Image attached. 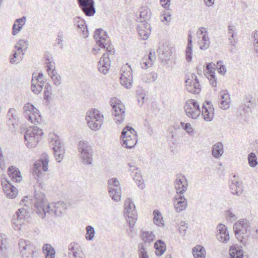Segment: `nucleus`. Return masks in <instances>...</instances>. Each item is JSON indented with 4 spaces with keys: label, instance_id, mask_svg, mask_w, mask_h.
Listing matches in <instances>:
<instances>
[{
    "label": "nucleus",
    "instance_id": "f257e3e1",
    "mask_svg": "<svg viewBox=\"0 0 258 258\" xmlns=\"http://www.w3.org/2000/svg\"><path fill=\"white\" fill-rule=\"evenodd\" d=\"M34 200V211L42 218L45 217L47 213H54L55 216H60L68 208L67 204L62 201L46 205L45 195L42 192L35 191Z\"/></svg>",
    "mask_w": 258,
    "mask_h": 258
},
{
    "label": "nucleus",
    "instance_id": "f03ea898",
    "mask_svg": "<svg viewBox=\"0 0 258 258\" xmlns=\"http://www.w3.org/2000/svg\"><path fill=\"white\" fill-rule=\"evenodd\" d=\"M249 223L246 219L239 220L233 226V230L237 239L244 245L248 244Z\"/></svg>",
    "mask_w": 258,
    "mask_h": 258
},
{
    "label": "nucleus",
    "instance_id": "7ed1b4c3",
    "mask_svg": "<svg viewBox=\"0 0 258 258\" xmlns=\"http://www.w3.org/2000/svg\"><path fill=\"white\" fill-rule=\"evenodd\" d=\"M103 118V115L96 109L91 110L88 112L86 115L88 126L93 131L98 130L101 127Z\"/></svg>",
    "mask_w": 258,
    "mask_h": 258
},
{
    "label": "nucleus",
    "instance_id": "20e7f679",
    "mask_svg": "<svg viewBox=\"0 0 258 258\" xmlns=\"http://www.w3.org/2000/svg\"><path fill=\"white\" fill-rule=\"evenodd\" d=\"M43 135L42 130L37 126L28 129L25 134L24 138L26 141V145L29 148H33L36 146L39 140Z\"/></svg>",
    "mask_w": 258,
    "mask_h": 258
},
{
    "label": "nucleus",
    "instance_id": "39448f33",
    "mask_svg": "<svg viewBox=\"0 0 258 258\" xmlns=\"http://www.w3.org/2000/svg\"><path fill=\"white\" fill-rule=\"evenodd\" d=\"M78 148L82 163L85 165H92L93 151L89 144L87 142L81 141L78 144Z\"/></svg>",
    "mask_w": 258,
    "mask_h": 258
},
{
    "label": "nucleus",
    "instance_id": "423d86ee",
    "mask_svg": "<svg viewBox=\"0 0 258 258\" xmlns=\"http://www.w3.org/2000/svg\"><path fill=\"white\" fill-rule=\"evenodd\" d=\"M18 244L20 254L23 258H34L36 256L38 252L30 241L21 239Z\"/></svg>",
    "mask_w": 258,
    "mask_h": 258
},
{
    "label": "nucleus",
    "instance_id": "0eeeda50",
    "mask_svg": "<svg viewBox=\"0 0 258 258\" xmlns=\"http://www.w3.org/2000/svg\"><path fill=\"white\" fill-rule=\"evenodd\" d=\"M112 108V114L116 122L121 123L125 117V107L121 101L116 98H112L110 101Z\"/></svg>",
    "mask_w": 258,
    "mask_h": 258
},
{
    "label": "nucleus",
    "instance_id": "6e6552de",
    "mask_svg": "<svg viewBox=\"0 0 258 258\" xmlns=\"http://www.w3.org/2000/svg\"><path fill=\"white\" fill-rule=\"evenodd\" d=\"M124 215L127 217L126 219L129 226L133 229L137 219V211L135 206L131 199H127L124 203Z\"/></svg>",
    "mask_w": 258,
    "mask_h": 258
},
{
    "label": "nucleus",
    "instance_id": "1a4fd4ad",
    "mask_svg": "<svg viewBox=\"0 0 258 258\" xmlns=\"http://www.w3.org/2000/svg\"><path fill=\"white\" fill-rule=\"evenodd\" d=\"M108 190L111 199L118 202L121 199V190L119 180L116 178H111L108 180Z\"/></svg>",
    "mask_w": 258,
    "mask_h": 258
},
{
    "label": "nucleus",
    "instance_id": "9d476101",
    "mask_svg": "<svg viewBox=\"0 0 258 258\" xmlns=\"http://www.w3.org/2000/svg\"><path fill=\"white\" fill-rule=\"evenodd\" d=\"M184 108L186 115L192 119L197 118L201 113L199 104L193 99L186 101Z\"/></svg>",
    "mask_w": 258,
    "mask_h": 258
},
{
    "label": "nucleus",
    "instance_id": "9b49d317",
    "mask_svg": "<svg viewBox=\"0 0 258 258\" xmlns=\"http://www.w3.org/2000/svg\"><path fill=\"white\" fill-rule=\"evenodd\" d=\"M50 146H52L54 155L55 160L58 162H60L63 157L64 154V149L62 143L61 142L58 136L54 135L50 141Z\"/></svg>",
    "mask_w": 258,
    "mask_h": 258
},
{
    "label": "nucleus",
    "instance_id": "f8f14e48",
    "mask_svg": "<svg viewBox=\"0 0 258 258\" xmlns=\"http://www.w3.org/2000/svg\"><path fill=\"white\" fill-rule=\"evenodd\" d=\"M25 116L32 123L39 122L41 120L38 110L34 106L29 103L25 104L23 107Z\"/></svg>",
    "mask_w": 258,
    "mask_h": 258
},
{
    "label": "nucleus",
    "instance_id": "ddd939ff",
    "mask_svg": "<svg viewBox=\"0 0 258 258\" xmlns=\"http://www.w3.org/2000/svg\"><path fill=\"white\" fill-rule=\"evenodd\" d=\"M78 4L86 16L92 17L95 15L96 9L94 0H78Z\"/></svg>",
    "mask_w": 258,
    "mask_h": 258
},
{
    "label": "nucleus",
    "instance_id": "4468645a",
    "mask_svg": "<svg viewBox=\"0 0 258 258\" xmlns=\"http://www.w3.org/2000/svg\"><path fill=\"white\" fill-rule=\"evenodd\" d=\"M44 157L45 158L44 160H39L36 161L32 169L33 175L37 179L41 176L42 174L41 170L44 172L48 170V157L47 154H45Z\"/></svg>",
    "mask_w": 258,
    "mask_h": 258
},
{
    "label": "nucleus",
    "instance_id": "2eb2a0df",
    "mask_svg": "<svg viewBox=\"0 0 258 258\" xmlns=\"http://www.w3.org/2000/svg\"><path fill=\"white\" fill-rule=\"evenodd\" d=\"M186 88L188 92L192 94H199L201 91L200 85L197 76L192 74L191 79L185 80Z\"/></svg>",
    "mask_w": 258,
    "mask_h": 258
},
{
    "label": "nucleus",
    "instance_id": "dca6fc26",
    "mask_svg": "<svg viewBox=\"0 0 258 258\" xmlns=\"http://www.w3.org/2000/svg\"><path fill=\"white\" fill-rule=\"evenodd\" d=\"M202 115L206 121H211L214 115V109L211 105V102L206 101L203 105Z\"/></svg>",
    "mask_w": 258,
    "mask_h": 258
},
{
    "label": "nucleus",
    "instance_id": "f3484780",
    "mask_svg": "<svg viewBox=\"0 0 258 258\" xmlns=\"http://www.w3.org/2000/svg\"><path fill=\"white\" fill-rule=\"evenodd\" d=\"M94 38L96 39L97 44L100 47H105V43L108 41L107 33L106 31H103L101 28L97 29L94 32Z\"/></svg>",
    "mask_w": 258,
    "mask_h": 258
},
{
    "label": "nucleus",
    "instance_id": "a211bd4d",
    "mask_svg": "<svg viewBox=\"0 0 258 258\" xmlns=\"http://www.w3.org/2000/svg\"><path fill=\"white\" fill-rule=\"evenodd\" d=\"M187 180L184 176L181 175L177 176L175 181V188L177 194L181 195L185 192L187 189Z\"/></svg>",
    "mask_w": 258,
    "mask_h": 258
},
{
    "label": "nucleus",
    "instance_id": "6ab92c4d",
    "mask_svg": "<svg viewBox=\"0 0 258 258\" xmlns=\"http://www.w3.org/2000/svg\"><path fill=\"white\" fill-rule=\"evenodd\" d=\"M216 237L222 242H227L229 240V233L225 225L219 224L217 227Z\"/></svg>",
    "mask_w": 258,
    "mask_h": 258
},
{
    "label": "nucleus",
    "instance_id": "aec40b11",
    "mask_svg": "<svg viewBox=\"0 0 258 258\" xmlns=\"http://www.w3.org/2000/svg\"><path fill=\"white\" fill-rule=\"evenodd\" d=\"M29 216V213L24 208L19 209L14 215L12 218V222L17 225L22 223V221Z\"/></svg>",
    "mask_w": 258,
    "mask_h": 258
},
{
    "label": "nucleus",
    "instance_id": "412c9836",
    "mask_svg": "<svg viewBox=\"0 0 258 258\" xmlns=\"http://www.w3.org/2000/svg\"><path fill=\"white\" fill-rule=\"evenodd\" d=\"M110 57L108 55L106 56V54L104 53L98 62L99 71L104 75L106 74L109 71L110 65Z\"/></svg>",
    "mask_w": 258,
    "mask_h": 258
},
{
    "label": "nucleus",
    "instance_id": "4be33fe9",
    "mask_svg": "<svg viewBox=\"0 0 258 258\" xmlns=\"http://www.w3.org/2000/svg\"><path fill=\"white\" fill-rule=\"evenodd\" d=\"M151 26L148 23H141L137 27L139 34L143 40H146L151 32Z\"/></svg>",
    "mask_w": 258,
    "mask_h": 258
},
{
    "label": "nucleus",
    "instance_id": "5701e85b",
    "mask_svg": "<svg viewBox=\"0 0 258 258\" xmlns=\"http://www.w3.org/2000/svg\"><path fill=\"white\" fill-rule=\"evenodd\" d=\"M2 184L4 192L7 197L13 199L17 196L18 190L14 185H12L11 183L7 181V183H5L2 182Z\"/></svg>",
    "mask_w": 258,
    "mask_h": 258
},
{
    "label": "nucleus",
    "instance_id": "b1692460",
    "mask_svg": "<svg viewBox=\"0 0 258 258\" xmlns=\"http://www.w3.org/2000/svg\"><path fill=\"white\" fill-rule=\"evenodd\" d=\"M8 123L11 124L14 127L18 126L19 121L18 113L17 111L13 108H10L7 113Z\"/></svg>",
    "mask_w": 258,
    "mask_h": 258
},
{
    "label": "nucleus",
    "instance_id": "393cba45",
    "mask_svg": "<svg viewBox=\"0 0 258 258\" xmlns=\"http://www.w3.org/2000/svg\"><path fill=\"white\" fill-rule=\"evenodd\" d=\"M187 201L184 196L178 195L175 198L174 208L176 212H180L184 210L186 207Z\"/></svg>",
    "mask_w": 258,
    "mask_h": 258
},
{
    "label": "nucleus",
    "instance_id": "a878e982",
    "mask_svg": "<svg viewBox=\"0 0 258 258\" xmlns=\"http://www.w3.org/2000/svg\"><path fill=\"white\" fill-rule=\"evenodd\" d=\"M74 23L75 25L82 32L84 37H87L88 28L84 19H81L80 17H76L74 19Z\"/></svg>",
    "mask_w": 258,
    "mask_h": 258
},
{
    "label": "nucleus",
    "instance_id": "bb28decb",
    "mask_svg": "<svg viewBox=\"0 0 258 258\" xmlns=\"http://www.w3.org/2000/svg\"><path fill=\"white\" fill-rule=\"evenodd\" d=\"M8 173L11 179L16 182H20L22 181V177L20 170L14 166H10L8 170Z\"/></svg>",
    "mask_w": 258,
    "mask_h": 258
},
{
    "label": "nucleus",
    "instance_id": "cd10ccee",
    "mask_svg": "<svg viewBox=\"0 0 258 258\" xmlns=\"http://www.w3.org/2000/svg\"><path fill=\"white\" fill-rule=\"evenodd\" d=\"M242 104L246 108L244 107V110L247 111L248 109L254 108L256 106L255 99L250 94L245 95L242 100Z\"/></svg>",
    "mask_w": 258,
    "mask_h": 258
},
{
    "label": "nucleus",
    "instance_id": "c85d7f7f",
    "mask_svg": "<svg viewBox=\"0 0 258 258\" xmlns=\"http://www.w3.org/2000/svg\"><path fill=\"white\" fill-rule=\"evenodd\" d=\"M137 135H132V138L120 139L121 146L125 148L132 149L134 147L137 143Z\"/></svg>",
    "mask_w": 258,
    "mask_h": 258
},
{
    "label": "nucleus",
    "instance_id": "c756f323",
    "mask_svg": "<svg viewBox=\"0 0 258 258\" xmlns=\"http://www.w3.org/2000/svg\"><path fill=\"white\" fill-rule=\"evenodd\" d=\"M223 145L221 142H218L212 146V155L215 158L220 157L224 153Z\"/></svg>",
    "mask_w": 258,
    "mask_h": 258
},
{
    "label": "nucleus",
    "instance_id": "7c9ffc66",
    "mask_svg": "<svg viewBox=\"0 0 258 258\" xmlns=\"http://www.w3.org/2000/svg\"><path fill=\"white\" fill-rule=\"evenodd\" d=\"M129 71L125 73L124 72L120 77V83L126 88H130L132 86V76Z\"/></svg>",
    "mask_w": 258,
    "mask_h": 258
},
{
    "label": "nucleus",
    "instance_id": "2f4dec72",
    "mask_svg": "<svg viewBox=\"0 0 258 258\" xmlns=\"http://www.w3.org/2000/svg\"><path fill=\"white\" fill-rule=\"evenodd\" d=\"M229 254L231 258H245L243 250L236 245H233L229 249Z\"/></svg>",
    "mask_w": 258,
    "mask_h": 258
},
{
    "label": "nucleus",
    "instance_id": "473e14b6",
    "mask_svg": "<svg viewBox=\"0 0 258 258\" xmlns=\"http://www.w3.org/2000/svg\"><path fill=\"white\" fill-rule=\"evenodd\" d=\"M221 93V101L220 102V108L223 109H227L230 106V95L226 91H222Z\"/></svg>",
    "mask_w": 258,
    "mask_h": 258
},
{
    "label": "nucleus",
    "instance_id": "72a5a7b5",
    "mask_svg": "<svg viewBox=\"0 0 258 258\" xmlns=\"http://www.w3.org/2000/svg\"><path fill=\"white\" fill-rule=\"evenodd\" d=\"M151 17V13L146 8H142L140 11V18H138L137 21L141 23H147Z\"/></svg>",
    "mask_w": 258,
    "mask_h": 258
},
{
    "label": "nucleus",
    "instance_id": "f704fd0d",
    "mask_svg": "<svg viewBox=\"0 0 258 258\" xmlns=\"http://www.w3.org/2000/svg\"><path fill=\"white\" fill-rule=\"evenodd\" d=\"M141 239L144 241V244H150L155 239V236L152 232L142 231Z\"/></svg>",
    "mask_w": 258,
    "mask_h": 258
},
{
    "label": "nucleus",
    "instance_id": "c9c22d12",
    "mask_svg": "<svg viewBox=\"0 0 258 258\" xmlns=\"http://www.w3.org/2000/svg\"><path fill=\"white\" fill-rule=\"evenodd\" d=\"M7 243L6 235L0 234V256L4 257L6 255Z\"/></svg>",
    "mask_w": 258,
    "mask_h": 258
},
{
    "label": "nucleus",
    "instance_id": "e433bc0d",
    "mask_svg": "<svg viewBox=\"0 0 258 258\" xmlns=\"http://www.w3.org/2000/svg\"><path fill=\"white\" fill-rule=\"evenodd\" d=\"M34 77V74H33L32 75V85L31 88L33 92L36 94H38L42 91L44 82L43 81H41L40 83L38 82H35Z\"/></svg>",
    "mask_w": 258,
    "mask_h": 258
},
{
    "label": "nucleus",
    "instance_id": "4c0bfd02",
    "mask_svg": "<svg viewBox=\"0 0 258 258\" xmlns=\"http://www.w3.org/2000/svg\"><path fill=\"white\" fill-rule=\"evenodd\" d=\"M192 254L195 258H205L206 250L203 246L198 245L192 248Z\"/></svg>",
    "mask_w": 258,
    "mask_h": 258
},
{
    "label": "nucleus",
    "instance_id": "58836bf2",
    "mask_svg": "<svg viewBox=\"0 0 258 258\" xmlns=\"http://www.w3.org/2000/svg\"><path fill=\"white\" fill-rule=\"evenodd\" d=\"M159 54L160 58L163 61H167L170 59V56L172 54L170 49L166 48H160L159 49Z\"/></svg>",
    "mask_w": 258,
    "mask_h": 258
},
{
    "label": "nucleus",
    "instance_id": "ea45409f",
    "mask_svg": "<svg viewBox=\"0 0 258 258\" xmlns=\"http://www.w3.org/2000/svg\"><path fill=\"white\" fill-rule=\"evenodd\" d=\"M231 192L233 195L240 196L242 194L243 189L242 186L239 184V182L236 180H232L230 185Z\"/></svg>",
    "mask_w": 258,
    "mask_h": 258
},
{
    "label": "nucleus",
    "instance_id": "a19ab883",
    "mask_svg": "<svg viewBox=\"0 0 258 258\" xmlns=\"http://www.w3.org/2000/svg\"><path fill=\"white\" fill-rule=\"evenodd\" d=\"M42 249L45 254V258H54L55 250L50 244H44Z\"/></svg>",
    "mask_w": 258,
    "mask_h": 258
},
{
    "label": "nucleus",
    "instance_id": "79ce46f5",
    "mask_svg": "<svg viewBox=\"0 0 258 258\" xmlns=\"http://www.w3.org/2000/svg\"><path fill=\"white\" fill-rule=\"evenodd\" d=\"M156 249L155 253L157 255H161L166 250V246L164 242L162 240H158L154 244Z\"/></svg>",
    "mask_w": 258,
    "mask_h": 258
},
{
    "label": "nucleus",
    "instance_id": "37998d69",
    "mask_svg": "<svg viewBox=\"0 0 258 258\" xmlns=\"http://www.w3.org/2000/svg\"><path fill=\"white\" fill-rule=\"evenodd\" d=\"M132 135H137L134 128L129 126H126L122 131L120 139L132 138Z\"/></svg>",
    "mask_w": 258,
    "mask_h": 258
},
{
    "label": "nucleus",
    "instance_id": "c03bdc74",
    "mask_svg": "<svg viewBox=\"0 0 258 258\" xmlns=\"http://www.w3.org/2000/svg\"><path fill=\"white\" fill-rule=\"evenodd\" d=\"M135 174L133 177L134 180L135 181L136 183L138 184V186L141 189H143L145 188V184L143 182V179L141 174L140 170L138 169V171H135Z\"/></svg>",
    "mask_w": 258,
    "mask_h": 258
},
{
    "label": "nucleus",
    "instance_id": "a18cd8bd",
    "mask_svg": "<svg viewBox=\"0 0 258 258\" xmlns=\"http://www.w3.org/2000/svg\"><path fill=\"white\" fill-rule=\"evenodd\" d=\"M48 74L51 77L54 85L58 86L61 84V77L57 73L55 69H53L52 71H51L50 73H49Z\"/></svg>",
    "mask_w": 258,
    "mask_h": 258
},
{
    "label": "nucleus",
    "instance_id": "49530a36",
    "mask_svg": "<svg viewBox=\"0 0 258 258\" xmlns=\"http://www.w3.org/2000/svg\"><path fill=\"white\" fill-rule=\"evenodd\" d=\"M86 239L89 241L92 240L93 239L95 233L94 228L92 226L89 225L86 227Z\"/></svg>",
    "mask_w": 258,
    "mask_h": 258
},
{
    "label": "nucleus",
    "instance_id": "de8ad7c7",
    "mask_svg": "<svg viewBox=\"0 0 258 258\" xmlns=\"http://www.w3.org/2000/svg\"><path fill=\"white\" fill-rule=\"evenodd\" d=\"M247 159L248 164L251 167H255L258 164L256 155L253 152L248 154Z\"/></svg>",
    "mask_w": 258,
    "mask_h": 258
},
{
    "label": "nucleus",
    "instance_id": "09e8293b",
    "mask_svg": "<svg viewBox=\"0 0 258 258\" xmlns=\"http://www.w3.org/2000/svg\"><path fill=\"white\" fill-rule=\"evenodd\" d=\"M138 248L140 258H149L144 243H140L138 245Z\"/></svg>",
    "mask_w": 258,
    "mask_h": 258
},
{
    "label": "nucleus",
    "instance_id": "8fccbe9b",
    "mask_svg": "<svg viewBox=\"0 0 258 258\" xmlns=\"http://www.w3.org/2000/svg\"><path fill=\"white\" fill-rule=\"evenodd\" d=\"M154 214V218L153 221L155 224L160 225V224H163L162 222V218L161 216L160 212L158 210H154L153 211Z\"/></svg>",
    "mask_w": 258,
    "mask_h": 258
},
{
    "label": "nucleus",
    "instance_id": "3c124183",
    "mask_svg": "<svg viewBox=\"0 0 258 258\" xmlns=\"http://www.w3.org/2000/svg\"><path fill=\"white\" fill-rule=\"evenodd\" d=\"M52 93V87L48 83H47L45 85L44 94V98L45 100H48L50 98V95Z\"/></svg>",
    "mask_w": 258,
    "mask_h": 258
},
{
    "label": "nucleus",
    "instance_id": "603ef678",
    "mask_svg": "<svg viewBox=\"0 0 258 258\" xmlns=\"http://www.w3.org/2000/svg\"><path fill=\"white\" fill-rule=\"evenodd\" d=\"M202 41L204 44L200 46L201 49L206 50L210 46V41L207 34H204L202 37Z\"/></svg>",
    "mask_w": 258,
    "mask_h": 258
},
{
    "label": "nucleus",
    "instance_id": "864d4df0",
    "mask_svg": "<svg viewBox=\"0 0 258 258\" xmlns=\"http://www.w3.org/2000/svg\"><path fill=\"white\" fill-rule=\"evenodd\" d=\"M105 47L103 48L105 49L106 50L107 54H106V56L108 55V56L110 57L109 56L113 55L115 51L114 48H112L110 46V40H108L107 42L105 43Z\"/></svg>",
    "mask_w": 258,
    "mask_h": 258
},
{
    "label": "nucleus",
    "instance_id": "5fc2aeb1",
    "mask_svg": "<svg viewBox=\"0 0 258 258\" xmlns=\"http://www.w3.org/2000/svg\"><path fill=\"white\" fill-rule=\"evenodd\" d=\"M192 45H187L185 50L186 60L188 62H190L192 60Z\"/></svg>",
    "mask_w": 258,
    "mask_h": 258
},
{
    "label": "nucleus",
    "instance_id": "6e6d98bb",
    "mask_svg": "<svg viewBox=\"0 0 258 258\" xmlns=\"http://www.w3.org/2000/svg\"><path fill=\"white\" fill-rule=\"evenodd\" d=\"M187 228V223H186L185 221H181L180 223V226L178 228L180 234L183 236H184L186 234V230Z\"/></svg>",
    "mask_w": 258,
    "mask_h": 258
},
{
    "label": "nucleus",
    "instance_id": "4d7b16f0",
    "mask_svg": "<svg viewBox=\"0 0 258 258\" xmlns=\"http://www.w3.org/2000/svg\"><path fill=\"white\" fill-rule=\"evenodd\" d=\"M24 25V22L22 24H19V25L17 24L16 23H14L13 26V31L12 34L13 35H15L18 34L22 29L23 26Z\"/></svg>",
    "mask_w": 258,
    "mask_h": 258
},
{
    "label": "nucleus",
    "instance_id": "13d9d810",
    "mask_svg": "<svg viewBox=\"0 0 258 258\" xmlns=\"http://www.w3.org/2000/svg\"><path fill=\"white\" fill-rule=\"evenodd\" d=\"M181 125L182 127L186 131L189 135H192L194 134V130L191 127V124L189 123L181 122Z\"/></svg>",
    "mask_w": 258,
    "mask_h": 258
},
{
    "label": "nucleus",
    "instance_id": "bf43d9fd",
    "mask_svg": "<svg viewBox=\"0 0 258 258\" xmlns=\"http://www.w3.org/2000/svg\"><path fill=\"white\" fill-rule=\"evenodd\" d=\"M213 66H215L214 64H212V63H208L207 64V69L208 70L209 73L211 77H212L213 78H214V77H216L215 73V69L213 67Z\"/></svg>",
    "mask_w": 258,
    "mask_h": 258
},
{
    "label": "nucleus",
    "instance_id": "052dcab7",
    "mask_svg": "<svg viewBox=\"0 0 258 258\" xmlns=\"http://www.w3.org/2000/svg\"><path fill=\"white\" fill-rule=\"evenodd\" d=\"M226 217L230 220L235 221L236 220V215L233 212V209L232 208L229 209L226 212Z\"/></svg>",
    "mask_w": 258,
    "mask_h": 258
},
{
    "label": "nucleus",
    "instance_id": "680f3d73",
    "mask_svg": "<svg viewBox=\"0 0 258 258\" xmlns=\"http://www.w3.org/2000/svg\"><path fill=\"white\" fill-rule=\"evenodd\" d=\"M222 61H218L217 62V69L218 71L220 74H222L223 75L225 74L226 72V68L224 65L222 64Z\"/></svg>",
    "mask_w": 258,
    "mask_h": 258
},
{
    "label": "nucleus",
    "instance_id": "e2e57ef3",
    "mask_svg": "<svg viewBox=\"0 0 258 258\" xmlns=\"http://www.w3.org/2000/svg\"><path fill=\"white\" fill-rule=\"evenodd\" d=\"M46 67H47V72L49 73H50L51 71H52L53 69H55V67L54 66V62L53 60L50 61H46Z\"/></svg>",
    "mask_w": 258,
    "mask_h": 258
},
{
    "label": "nucleus",
    "instance_id": "0e129e2a",
    "mask_svg": "<svg viewBox=\"0 0 258 258\" xmlns=\"http://www.w3.org/2000/svg\"><path fill=\"white\" fill-rule=\"evenodd\" d=\"M160 2L163 7L167 9H169L170 0H160Z\"/></svg>",
    "mask_w": 258,
    "mask_h": 258
},
{
    "label": "nucleus",
    "instance_id": "69168bd1",
    "mask_svg": "<svg viewBox=\"0 0 258 258\" xmlns=\"http://www.w3.org/2000/svg\"><path fill=\"white\" fill-rule=\"evenodd\" d=\"M78 245V244L76 242H72L69 245V250L72 252L76 251V250L77 249V246Z\"/></svg>",
    "mask_w": 258,
    "mask_h": 258
},
{
    "label": "nucleus",
    "instance_id": "338daca9",
    "mask_svg": "<svg viewBox=\"0 0 258 258\" xmlns=\"http://www.w3.org/2000/svg\"><path fill=\"white\" fill-rule=\"evenodd\" d=\"M171 15L170 14H164L161 16V20L164 21H167V22H169L171 20Z\"/></svg>",
    "mask_w": 258,
    "mask_h": 258
},
{
    "label": "nucleus",
    "instance_id": "774afa93",
    "mask_svg": "<svg viewBox=\"0 0 258 258\" xmlns=\"http://www.w3.org/2000/svg\"><path fill=\"white\" fill-rule=\"evenodd\" d=\"M130 169H129V171H132V172H135V171H138L139 168L136 166V165L131 163H129L128 164Z\"/></svg>",
    "mask_w": 258,
    "mask_h": 258
}]
</instances>
